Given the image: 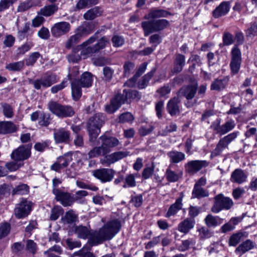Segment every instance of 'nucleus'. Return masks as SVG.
<instances>
[{"label": "nucleus", "instance_id": "obj_7", "mask_svg": "<svg viewBox=\"0 0 257 257\" xmlns=\"http://www.w3.org/2000/svg\"><path fill=\"white\" fill-rule=\"evenodd\" d=\"M104 119L103 115L98 113L90 117L88 120L86 126L90 142L95 141L100 132V128L104 123Z\"/></svg>", "mask_w": 257, "mask_h": 257}, {"label": "nucleus", "instance_id": "obj_38", "mask_svg": "<svg viewBox=\"0 0 257 257\" xmlns=\"http://www.w3.org/2000/svg\"><path fill=\"white\" fill-rule=\"evenodd\" d=\"M102 11L98 7L90 9L84 15V18L87 20H92L101 15Z\"/></svg>", "mask_w": 257, "mask_h": 257}, {"label": "nucleus", "instance_id": "obj_55", "mask_svg": "<svg viewBox=\"0 0 257 257\" xmlns=\"http://www.w3.org/2000/svg\"><path fill=\"white\" fill-rule=\"evenodd\" d=\"M11 230V225L7 222L0 224V239L8 235Z\"/></svg>", "mask_w": 257, "mask_h": 257}, {"label": "nucleus", "instance_id": "obj_17", "mask_svg": "<svg viewBox=\"0 0 257 257\" xmlns=\"http://www.w3.org/2000/svg\"><path fill=\"white\" fill-rule=\"evenodd\" d=\"M31 209V202L23 199L20 203L17 204L14 209V214L18 219L25 218L29 214Z\"/></svg>", "mask_w": 257, "mask_h": 257}, {"label": "nucleus", "instance_id": "obj_46", "mask_svg": "<svg viewBox=\"0 0 257 257\" xmlns=\"http://www.w3.org/2000/svg\"><path fill=\"white\" fill-rule=\"evenodd\" d=\"M51 118L50 114L48 113L42 112L40 115L38 124L41 126L47 127L51 123Z\"/></svg>", "mask_w": 257, "mask_h": 257}, {"label": "nucleus", "instance_id": "obj_31", "mask_svg": "<svg viewBox=\"0 0 257 257\" xmlns=\"http://www.w3.org/2000/svg\"><path fill=\"white\" fill-rule=\"evenodd\" d=\"M34 32L30 27V24L25 23L24 26L18 32V37L20 40L24 39L25 38L31 36Z\"/></svg>", "mask_w": 257, "mask_h": 257}, {"label": "nucleus", "instance_id": "obj_48", "mask_svg": "<svg viewBox=\"0 0 257 257\" xmlns=\"http://www.w3.org/2000/svg\"><path fill=\"white\" fill-rule=\"evenodd\" d=\"M231 61H242L241 53L237 45H235L231 51Z\"/></svg>", "mask_w": 257, "mask_h": 257}, {"label": "nucleus", "instance_id": "obj_63", "mask_svg": "<svg viewBox=\"0 0 257 257\" xmlns=\"http://www.w3.org/2000/svg\"><path fill=\"white\" fill-rule=\"evenodd\" d=\"M63 209L60 206H55L51 210V213L50 215V219L52 220H57L60 214L62 213V211Z\"/></svg>", "mask_w": 257, "mask_h": 257}, {"label": "nucleus", "instance_id": "obj_60", "mask_svg": "<svg viewBox=\"0 0 257 257\" xmlns=\"http://www.w3.org/2000/svg\"><path fill=\"white\" fill-rule=\"evenodd\" d=\"M79 68L77 66H74L70 69L69 71L67 79L70 80L71 82L74 80H77L76 77L79 73Z\"/></svg>", "mask_w": 257, "mask_h": 257}, {"label": "nucleus", "instance_id": "obj_21", "mask_svg": "<svg viewBox=\"0 0 257 257\" xmlns=\"http://www.w3.org/2000/svg\"><path fill=\"white\" fill-rule=\"evenodd\" d=\"M184 96L186 98L187 102H185V105L188 107H191L193 106V103L190 102L193 98V85L192 84L182 87L177 93V97H181Z\"/></svg>", "mask_w": 257, "mask_h": 257}, {"label": "nucleus", "instance_id": "obj_6", "mask_svg": "<svg viewBox=\"0 0 257 257\" xmlns=\"http://www.w3.org/2000/svg\"><path fill=\"white\" fill-rule=\"evenodd\" d=\"M141 93L136 90L124 89L122 92L119 91L111 99L110 104L106 105L105 110L108 113H112L127 100L138 101L141 99Z\"/></svg>", "mask_w": 257, "mask_h": 257}, {"label": "nucleus", "instance_id": "obj_54", "mask_svg": "<svg viewBox=\"0 0 257 257\" xmlns=\"http://www.w3.org/2000/svg\"><path fill=\"white\" fill-rule=\"evenodd\" d=\"M155 165L152 163L150 166H146L142 172V177L144 179L150 178L154 172Z\"/></svg>", "mask_w": 257, "mask_h": 257}, {"label": "nucleus", "instance_id": "obj_44", "mask_svg": "<svg viewBox=\"0 0 257 257\" xmlns=\"http://www.w3.org/2000/svg\"><path fill=\"white\" fill-rule=\"evenodd\" d=\"M1 107L4 116L7 118H12L14 115L13 107L7 103H2Z\"/></svg>", "mask_w": 257, "mask_h": 257}, {"label": "nucleus", "instance_id": "obj_53", "mask_svg": "<svg viewBox=\"0 0 257 257\" xmlns=\"http://www.w3.org/2000/svg\"><path fill=\"white\" fill-rule=\"evenodd\" d=\"M72 160V156L67 154H65L63 156L59 157L57 160L63 168L66 167Z\"/></svg>", "mask_w": 257, "mask_h": 257}, {"label": "nucleus", "instance_id": "obj_11", "mask_svg": "<svg viewBox=\"0 0 257 257\" xmlns=\"http://www.w3.org/2000/svg\"><path fill=\"white\" fill-rule=\"evenodd\" d=\"M32 144L23 145L13 151L11 158L15 161H24L28 160L31 156Z\"/></svg>", "mask_w": 257, "mask_h": 257}, {"label": "nucleus", "instance_id": "obj_42", "mask_svg": "<svg viewBox=\"0 0 257 257\" xmlns=\"http://www.w3.org/2000/svg\"><path fill=\"white\" fill-rule=\"evenodd\" d=\"M193 227L192 221L190 218H186L178 225V230L184 233H187Z\"/></svg>", "mask_w": 257, "mask_h": 257}, {"label": "nucleus", "instance_id": "obj_2", "mask_svg": "<svg viewBox=\"0 0 257 257\" xmlns=\"http://www.w3.org/2000/svg\"><path fill=\"white\" fill-rule=\"evenodd\" d=\"M121 227V222L117 219L108 221L99 231L93 234L90 239V243L96 245L111 239L119 231Z\"/></svg>", "mask_w": 257, "mask_h": 257}, {"label": "nucleus", "instance_id": "obj_14", "mask_svg": "<svg viewBox=\"0 0 257 257\" xmlns=\"http://www.w3.org/2000/svg\"><path fill=\"white\" fill-rule=\"evenodd\" d=\"M109 43V39L105 36L102 37L98 40L95 44L83 48L82 51H81V54L83 56L87 57L90 54L97 53L99 50L105 48L106 45Z\"/></svg>", "mask_w": 257, "mask_h": 257}, {"label": "nucleus", "instance_id": "obj_45", "mask_svg": "<svg viewBox=\"0 0 257 257\" xmlns=\"http://www.w3.org/2000/svg\"><path fill=\"white\" fill-rule=\"evenodd\" d=\"M98 3V0H79L76 5V8L80 10L95 5Z\"/></svg>", "mask_w": 257, "mask_h": 257}, {"label": "nucleus", "instance_id": "obj_61", "mask_svg": "<svg viewBox=\"0 0 257 257\" xmlns=\"http://www.w3.org/2000/svg\"><path fill=\"white\" fill-rule=\"evenodd\" d=\"M26 249L32 254H35L37 249V244L31 239H28L26 241Z\"/></svg>", "mask_w": 257, "mask_h": 257}, {"label": "nucleus", "instance_id": "obj_33", "mask_svg": "<svg viewBox=\"0 0 257 257\" xmlns=\"http://www.w3.org/2000/svg\"><path fill=\"white\" fill-rule=\"evenodd\" d=\"M156 69L155 68L152 69V70L148 72L147 74L145 75L138 82V87L139 89L145 88L148 86L150 80L154 76Z\"/></svg>", "mask_w": 257, "mask_h": 257}, {"label": "nucleus", "instance_id": "obj_59", "mask_svg": "<svg viewBox=\"0 0 257 257\" xmlns=\"http://www.w3.org/2000/svg\"><path fill=\"white\" fill-rule=\"evenodd\" d=\"M222 45L223 46H229L233 44V36L229 32H224L222 36Z\"/></svg>", "mask_w": 257, "mask_h": 257}, {"label": "nucleus", "instance_id": "obj_28", "mask_svg": "<svg viewBox=\"0 0 257 257\" xmlns=\"http://www.w3.org/2000/svg\"><path fill=\"white\" fill-rule=\"evenodd\" d=\"M18 127L12 121H5L0 122V134H7L16 132Z\"/></svg>", "mask_w": 257, "mask_h": 257}, {"label": "nucleus", "instance_id": "obj_32", "mask_svg": "<svg viewBox=\"0 0 257 257\" xmlns=\"http://www.w3.org/2000/svg\"><path fill=\"white\" fill-rule=\"evenodd\" d=\"M64 224L73 225L78 220V216L73 210H70L65 213L64 217L62 218Z\"/></svg>", "mask_w": 257, "mask_h": 257}, {"label": "nucleus", "instance_id": "obj_47", "mask_svg": "<svg viewBox=\"0 0 257 257\" xmlns=\"http://www.w3.org/2000/svg\"><path fill=\"white\" fill-rule=\"evenodd\" d=\"M24 67V62L18 61L7 64L6 66V69L10 71H21Z\"/></svg>", "mask_w": 257, "mask_h": 257}, {"label": "nucleus", "instance_id": "obj_49", "mask_svg": "<svg viewBox=\"0 0 257 257\" xmlns=\"http://www.w3.org/2000/svg\"><path fill=\"white\" fill-rule=\"evenodd\" d=\"M138 176V174H130L127 175L125 178V184L123 187H134L136 186L135 178Z\"/></svg>", "mask_w": 257, "mask_h": 257}, {"label": "nucleus", "instance_id": "obj_1", "mask_svg": "<svg viewBox=\"0 0 257 257\" xmlns=\"http://www.w3.org/2000/svg\"><path fill=\"white\" fill-rule=\"evenodd\" d=\"M172 14L165 10L153 8L149 10L148 14L145 15L144 19L148 20L141 23V27L144 31L145 36L150 34L164 30L170 26L169 22L162 18H167Z\"/></svg>", "mask_w": 257, "mask_h": 257}, {"label": "nucleus", "instance_id": "obj_34", "mask_svg": "<svg viewBox=\"0 0 257 257\" xmlns=\"http://www.w3.org/2000/svg\"><path fill=\"white\" fill-rule=\"evenodd\" d=\"M246 233L242 231H238L233 233L229 237L228 244L229 246H235L242 239L243 237H246Z\"/></svg>", "mask_w": 257, "mask_h": 257}, {"label": "nucleus", "instance_id": "obj_13", "mask_svg": "<svg viewBox=\"0 0 257 257\" xmlns=\"http://www.w3.org/2000/svg\"><path fill=\"white\" fill-rule=\"evenodd\" d=\"M238 135V132H234L220 139L212 154L214 156L219 155L222 151L227 148L228 145L236 138Z\"/></svg>", "mask_w": 257, "mask_h": 257}, {"label": "nucleus", "instance_id": "obj_37", "mask_svg": "<svg viewBox=\"0 0 257 257\" xmlns=\"http://www.w3.org/2000/svg\"><path fill=\"white\" fill-rule=\"evenodd\" d=\"M58 10V7L57 5H49L42 8L39 14L45 17H49L53 15Z\"/></svg>", "mask_w": 257, "mask_h": 257}, {"label": "nucleus", "instance_id": "obj_62", "mask_svg": "<svg viewBox=\"0 0 257 257\" xmlns=\"http://www.w3.org/2000/svg\"><path fill=\"white\" fill-rule=\"evenodd\" d=\"M50 144L49 141L37 142L35 144L34 148L37 151L42 152L44 151L46 148L49 147Z\"/></svg>", "mask_w": 257, "mask_h": 257}, {"label": "nucleus", "instance_id": "obj_64", "mask_svg": "<svg viewBox=\"0 0 257 257\" xmlns=\"http://www.w3.org/2000/svg\"><path fill=\"white\" fill-rule=\"evenodd\" d=\"M74 254L79 257H95L92 252L88 251L87 248L83 247L80 250L75 252Z\"/></svg>", "mask_w": 257, "mask_h": 257}, {"label": "nucleus", "instance_id": "obj_15", "mask_svg": "<svg viewBox=\"0 0 257 257\" xmlns=\"http://www.w3.org/2000/svg\"><path fill=\"white\" fill-rule=\"evenodd\" d=\"M93 176L99 180L102 183L111 181L113 178L115 171L112 169L101 168L93 170Z\"/></svg>", "mask_w": 257, "mask_h": 257}, {"label": "nucleus", "instance_id": "obj_25", "mask_svg": "<svg viewBox=\"0 0 257 257\" xmlns=\"http://www.w3.org/2000/svg\"><path fill=\"white\" fill-rule=\"evenodd\" d=\"M228 82L229 78L228 77L216 78L212 82L210 89L211 90L221 91L225 88L228 84Z\"/></svg>", "mask_w": 257, "mask_h": 257}, {"label": "nucleus", "instance_id": "obj_58", "mask_svg": "<svg viewBox=\"0 0 257 257\" xmlns=\"http://www.w3.org/2000/svg\"><path fill=\"white\" fill-rule=\"evenodd\" d=\"M257 36V22H253L250 23V27L246 32V37H251Z\"/></svg>", "mask_w": 257, "mask_h": 257}, {"label": "nucleus", "instance_id": "obj_39", "mask_svg": "<svg viewBox=\"0 0 257 257\" xmlns=\"http://www.w3.org/2000/svg\"><path fill=\"white\" fill-rule=\"evenodd\" d=\"M182 173L180 171H173L169 168H168L165 173L167 180L170 182H175L179 180L181 177Z\"/></svg>", "mask_w": 257, "mask_h": 257}, {"label": "nucleus", "instance_id": "obj_10", "mask_svg": "<svg viewBox=\"0 0 257 257\" xmlns=\"http://www.w3.org/2000/svg\"><path fill=\"white\" fill-rule=\"evenodd\" d=\"M98 34V32H96L93 36L90 37L88 39H87L86 41L84 42L83 43H82L80 45L77 46L75 48H74L73 49V52L72 54L69 55L68 56V60L69 62L72 63H77L81 59V56H83V55L80 54H79L77 53V52L81 50H82L83 48H85L88 45L91 44L95 42L96 39H97V35ZM84 58H86L87 57H85V56H83Z\"/></svg>", "mask_w": 257, "mask_h": 257}, {"label": "nucleus", "instance_id": "obj_26", "mask_svg": "<svg viewBox=\"0 0 257 257\" xmlns=\"http://www.w3.org/2000/svg\"><path fill=\"white\" fill-rule=\"evenodd\" d=\"M180 102V99L177 96L173 97L168 101L167 109L171 115H175L179 113L180 109L178 104Z\"/></svg>", "mask_w": 257, "mask_h": 257}, {"label": "nucleus", "instance_id": "obj_35", "mask_svg": "<svg viewBox=\"0 0 257 257\" xmlns=\"http://www.w3.org/2000/svg\"><path fill=\"white\" fill-rule=\"evenodd\" d=\"M223 219L219 216H214L211 214H208L205 219V221L208 227H215L221 224Z\"/></svg>", "mask_w": 257, "mask_h": 257}, {"label": "nucleus", "instance_id": "obj_57", "mask_svg": "<svg viewBox=\"0 0 257 257\" xmlns=\"http://www.w3.org/2000/svg\"><path fill=\"white\" fill-rule=\"evenodd\" d=\"M41 56L39 52H36L32 53L26 60V64L27 66H33L37 59Z\"/></svg>", "mask_w": 257, "mask_h": 257}, {"label": "nucleus", "instance_id": "obj_23", "mask_svg": "<svg viewBox=\"0 0 257 257\" xmlns=\"http://www.w3.org/2000/svg\"><path fill=\"white\" fill-rule=\"evenodd\" d=\"M184 197L183 192L180 193V196L176 200L174 203L172 204L169 208L167 212L165 215L166 217H170L176 215L178 211L182 209L183 204L182 199Z\"/></svg>", "mask_w": 257, "mask_h": 257}, {"label": "nucleus", "instance_id": "obj_30", "mask_svg": "<svg viewBox=\"0 0 257 257\" xmlns=\"http://www.w3.org/2000/svg\"><path fill=\"white\" fill-rule=\"evenodd\" d=\"M78 81L79 84L82 87H89L92 84L93 75L89 72H85L82 74L80 79Z\"/></svg>", "mask_w": 257, "mask_h": 257}, {"label": "nucleus", "instance_id": "obj_8", "mask_svg": "<svg viewBox=\"0 0 257 257\" xmlns=\"http://www.w3.org/2000/svg\"><path fill=\"white\" fill-rule=\"evenodd\" d=\"M48 108L52 113L60 118L72 117L75 114V111L71 106L62 105L56 101L49 102Z\"/></svg>", "mask_w": 257, "mask_h": 257}, {"label": "nucleus", "instance_id": "obj_20", "mask_svg": "<svg viewBox=\"0 0 257 257\" xmlns=\"http://www.w3.org/2000/svg\"><path fill=\"white\" fill-rule=\"evenodd\" d=\"M94 29V24L92 23H85L79 26L75 30V35L81 40L92 33Z\"/></svg>", "mask_w": 257, "mask_h": 257}, {"label": "nucleus", "instance_id": "obj_52", "mask_svg": "<svg viewBox=\"0 0 257 257\" xmlns=\"http://www.w3.org/2000/svg\"><path fill=\"white\" fill-rule=\"evenodd\" d=\"M75 232L80 238L85 239L89 234V231L85 226H79L76 227Z\"/></svg>", "mask_w": 257, "mask_h": 257}, {"label": "nucleus", "instance_id": "obj_16", "mask_svg": "<svg viewBox=\"0 0 257 257\" xmlns=\"http://www.w3.org/2000/svg\"><path fill=\"white\" fill-rule=\"evenodd\" d=\"M101 145L106 155L111 151V149L121 145L119 141L115 137L103 135L99 137Z\"/></svg>", "mask_w": 257, "mask_h": 257}, {"label": "nucleus", "instance_id": "obj_9", "mask_svg": "<svg viewBox=\"0 0 257 257\" xmlns=\"http://www.w3.org/2000/svg\"><path fill=\"white\" fill-rule=\"evenodd\" d=\"M214 202L211 209L212 212L217 213L222 210H228L233 205L231 198L225 197L223 194H219L214 198Z\"/></svg>", "mask_w": 257, "mask_h": 257}, {"label": "nucleus", "instance_id": "obj_27", "mask_svg": "<svg viewBox=\"0 0 257 257\" xmlns=\"http://www.w3.org/2000/svg\"><path fill=\"white\" fill-rule=\"evenodd\" d=\"M230 9V5L227 2L221 3L212 12V16L214 18H218L226 15Z\"/></svg>", "mask_w": 257, "mask_h": 257}, {"label": "nucleus", "instance_id": "obj_29", "mask_svg": "<svg viewBox=\"0 0 257 257\" xmlns=\"http://www.w3.org/2000/svg\"><path fill=\"white\" fill-rule=\"evenodd\" d=\"M73 99L77 101L82 95V86L79 84L78 80H74L71 83Z\"/></svg>", "mask_w": 257, "mask_h": 257}, {"label": "nucleus", "instance_id": "obj_22", "mask_svg": "<svg viewBox=\"0 0 257 257\" xmlns=\"http://www.w3.org/2000/svg\"><path fill=\"white\" fill-rule=\"evenodd\" d=\"M256 243L254 241L247 239L242 241L235 250V253L241 256L246 252L256 247Z\"/></svg>", "mask_w": 257, "mask_h": 257}, {"label": "nucleus", "instance_id": "obj_40", "mask_svg": "<svg viewBox=\"0 0 257 257\" xmlns=\"http://www.w3.org/2000/svg\"><path fill=\"white\" fill-rule=\"evenodd\" d=\"M42 78L44 82V88L49 87L58 81L56 75L52 73H47Z\"/></svg>", "mask_w": 257, "mask_h": 257}, {"label": "nucleus", "instance_id": "obj_50", "mask_svg": "<svg viewBox=\"0 0 257 257\" xmlns=\"http://www.w3.org/2000/svg\"><path fill=\"white\" fill-rule=\"evenodd\" d=\"M235 127L234 121L232 120H230L226 121L224 124L221 126V129L220 130V135H224L229 131H231Z\"/></svg>", "mask_w": 257, "mask_h": 257}, {"label": "nucleus", "instance_id": "obj_5", "mask_svg": "<svg viewBox=\"0 0 257 257\" xmlns=\"http://www.w3.org/2000/svg\"><path fill=\"white\" fill-rule=\"evenodd\" d=\"M89 159L97 158L100 156L103 158L100 160V163L106 166H109L130 155V152L127 151H119L114 152L109 155H106L103 151L101 145L98 147H95L91 149L87 154Z\"/></svg>", "mask_w": 257, "mask_h": 257}, {"label": "nucleus", "instance_id": "obj_36", "mask_svg": "<svg viewBox=\"0 0 257 257\" xmlns=\"http://www.w3.org/2000/svg\"><path fill=\"white\" fill-rule=\"evenodd\" d=\"M185 65V56L181 54L176 55L175 66L172 71L174 73H177L182 71L183 67Z\"/></svg>", "mask_w": 257, "mask_h": 257}, {"label": "nucleus", "instance_id": "obj_12", "mask_svg": "<svg viewBox=\"0 0 257 257\" xmlns=\"http://www.w3.org/2000/svg\"><path fill=\"white\" fill-rule=\"evenodd\" d=\"M53 193L55 196V199L64 207L70 206L75 202V199L73 195L62 191L58 188L53 189Z\"/></svg>", "mask_w": 257, "mask_h": 257}, {"label": "nucleus", "instance_id": "obj_43", "mask_svg": "<svg viewBox=\"0 0 257 257\" xmlns=\"http://www.w3.org/2000/svg\"><path fill=\"white\" fill-rule=\"evenodd\" d=\"M29 192V187L25 184H20L13 189L12 194L15 195H25Z\"/></svg>", "mask_w": 257, "mask_h": 257}, {"label": "nucleus", "instance_id": "obj_4", "mask_svg": "<svg viewBox=\"0 0 257 257\" xmlns=\"http://www.w3.org/2000/svg\"><path fill=\"white\" fill-rule=\"evenodd\" d=\"M121 227V222L117 219L108 221L99 231L93 234L90 239V243L96 245L111 239L119 231Z\"/></svg>", "mask_w": 257, "mask_h": 257}, {"label": "nucleus", "instance_id": "obj_41", "mask_svg": "<svg viewBox=\"0 0 257 257\" xmlns=\"http://www.w3.org/2000/svg\"><path fill=\"white\" fill-rule=\"evenodd\" d=\"M168 156L169 157L171 162L174 163H178L185 158V155L184 153L176 151H172L168 153Z\"/></svg>", "mask_w": 257, "mask_h": 257}, {"label": "nucleus", "instance_id": "obj_51", "mask_svg": "<svg viewBox=\"0 0 257 257\" xmlns=\"http://www.w3.org/2000/svg\"><path fill=\"white\" fill-rule=\"evenodd\" d=\"M208 191L204 189L202 187H194V197L200 199L208 197Z\"/></svg>", "mask_w": 257, "mask_h": 257}, {"label": "nucleus", "instance_id": "obj_19", "mask_svg": "<svg viewBox=\"0 0 257 257\" xmlns=\"http://www.w3.org/2000/svg\"><path fill=\"white\" fill-rule=\"evenodd\" d=\"M54 138L56 143H67L70 141V132L65 128L61 127L55 130Z\"/></svg>", "mask_w": 257, "mask_h": 257}, {"label": "nucleus", "instance_id": "obj_56", "mask_svg": "<svg viewBox=\"0 0 257 257\" xmlns=\"http://www.w3.org/2000/svg\"><path fill=\"white\" fill-rule=\"evenodd\" d=\"M81 40L75 35L71 36L65 44L67 49H70L80 42Z\"/></svg>", "mask_w": 257, "mask_h": 257}, {"label": "nucleus", "instance_id": "obj_24", "mask_svg": "<svg viewBox=\"0 0 257 257\" xmlns=\"http://www.w3.org/2000/svg\"><path fill=\"white\" fill-rule=\"evenodd\" d=\"M247 174L241 169H236L231 173L230 181L232 183L238 184L245 182L247 178Z\"/></svg>", "mask_w": 257, "mask_h": 257}, {"label": "nucleus", "instance_id": "obj_18", "mask_svg": "<svg viewBox=\"0 0 257 257\" xmlns=\"http://www.w3.org/2000/svg\"><path fill=\"white\" fill-rule=\"evenodd\" d=\"M70 28L71 26L68 22H61L54 24L51 31L52 36L57 38L68 33Z\"/></svg>", "mask_w": 257, "mask_h": 257}, {"label": "nucleus", "instance_id": "obj_3", "mask_svg": "<svg viewBox=\"0 0 257 257\" xmlns=\"http://www.w3.org/2000/svg\"><path fill=\"white\" fill-rule=\"evenodd\" d=\"M121 227V222L117 219L108 221L99 231L93 234L90 239V243L96 245L111 239L119 231Z\"/></svg>", "mask_w": 257, "mask_h": 257}]
</instances>
